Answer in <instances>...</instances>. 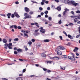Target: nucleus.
Masks as SVG:
<instances>
[{"mask_svg": "<svg viewBox=\"0 0 80 80\" xmlns=\"http://www.w3.org/2000/svg\"><path fill=\"white\" fill-rule=\"evenodd\" d=\"M43 70L44 71H47V69L45 68H43Z\"/></svg>", "mask_w": 80, "mask_h": 80, "instance_id": "nucleus-45", "label": "nucleus"}, {"mask_svg": "<svg viewBox=\"0 0 80 80\" xmlns=\"http://www.w3.org/2000/svg\"><path fill=\"white\" fill-rule=\"evenodd\" d=\"M71 55H72V56H71L70 58V60H75V58L74 57V54L72 53H71Z\"/></svg>", "mask_w": 80, "mask_h": 80, "instance_id": "nucleus-8", "label": "nucleus"}, {"mask_svg": "<svg viewBox=\"0 0 80 80\" xmlns=\"http://www.w3.org/2000/svg\"><path fill=\"white\" fill-rule=\"evenodd\" d=\"M47 9L48 10H50V8L48 7L47 8Z\"/></svg>", "mask_w": 80, "mask_h": 80, "instance_id": "nucleus-47", "label": "nucleus"}, {"mask_svg": "<svg viewBox=\"0 0 80 80\" xmlns=\"http://www.w3.org/2000/svg\"><path fill=\"white\" fill-rule=\"evenodd\" d=\"M59 24H61L62 23V21H61V20L59 21L58 22Z\"/></svg>", "mask_w": 80, "mask_h": 80, "instance_id": "nucleus-52", "label": "nucleus"}, {"mask_svg": "<svg viewBox=\"0 0 80 80\" xmlns=\"http://www.w3.org/2000/svg\"><path fill=\"white\" fill-rule=\"evenodd\" d=\"M65 49V48L63 47V46H61L60 50H64Z\"/></svg>", "mask_w": 80, "mask_h": 80, "instance_id": "nucleus-24", "label": "nucleus"}, {"mask_svg": "<svg viewBox=\"0 0 80 80\" xmlns=\"http://www.w3.org/2000/svg\"><path fill=\"white\" fill-rule=\"evenodd\" d=\"M17 80H23V79H22V78L21 77H19L18 78H16Z\"/></svg>", "mask_w": 80, "mask_h": 80, "instance_id": "nucleus-16", "label": "nucleus"}, {"mask_svg": "<svg viewBox=\"0 0 80 80\" xmlns=\"http://www.w3.org/2000/svg\"><path fill=\"white\" fill-rule=\"evenodd\" d=\"M48 15H47V14L45 15V18H48Z\"/></svg>", "mask_w": 80, "mask_h": 80, "instance_id": "nucleus-57", "label": "nucleus"}, {"mask_svg": "<svg viewBox=\"0 0 80 80\" xmlns=\"http://www.w3.org/2000/svg\"><path fill=\"white\" fill-rule=\"evenodd\" d=\"M67 46H70V42H69L68 44H66Z\"/></svg>", "mask_w": 80, "mask_h": 80, "instance_id": "nucleus-33", "label": "nucleus"}, {"mask_svg": "<svg viewBox=\"0 0 80 80\" xmlns=\"http://www.w3.org/2000/svg\"><path fill=\"white\" fill-rule=\"evenodd\" d=\"M48 20H49L50 21L52 20V18H51V17H49V18H48Z\"/></svg>", "mask_w": 80, "mask_h": 80, "instance_id": "nucleus-49", "label": "nucleus"}, {"mask_svg": "<svg viewBox=\"0 0 80 80\" xmlns=\"http://www.w3.org/2000/svg\"><path fill=\"white\" fill-rule=\"evenodd\" d=\"M8 48H9V49H12V48L10 46H8Z\"/></svg>", "mask_w": 80, "mask_h": 80, "instance_id": "nucleus-55", "label": "nucleus"}, {"mask_svg": "<svg viewBox=\"0 0 80 80\" xmlns=\"http://www.w3.org/2000/svg\"><path fill=\"white\" fill-rule=\"evenodd\" d=\"M63 33L65 35H66V37H67V33L63 31Z\"/></svg>", "mask_w": 80, "mask_h": 80, "instance_id": "nucleus-28", "label": "nucleus"}, {"mask_svg": "<svg viewBox=\"0 0 80 80\" xmlns=\"http://www.w3.org/2000/svg\"><path fill=\"white\" fill-rule=\"evenodd\" d=\"M14 53L15 54H17V51H14Z\"/></svg>", "mask_w": 80, "mask_h": 80, "instance_id": "nucleus-64", "label": "nucleus"}, {"mask_svg": "<svg viewBox=\"0 0 80 80\" xmlns=\"http://www.w3.org/2000/svg\"><path fill=\"white\" fill-rule=\"evenodd\" d=\"M13 64H15V63H14V62H13L12 63H9V64H8V65H12Z\"/></svg>", "mask_w": 80, "mask_h": 80, "instance_id": "nucleus-29", "label": "nucleus"}, {"mask_svg": "<svg viewBox=\"0 0 80 80\" xmlns=\"http://www.w3.org/2000/svg\"><path fill=\"white\" fill-rule=\"evenodd\" d=\"M71 13L72 14V15H74V12L73 11H71Z\"/></svg>", "mask_w": 80, "mask_h": 80, "instance_id": "nucleus-53", "label": "nucleus"}, {"mask_svg": "<svg viewBox=\"0 0 80 80\" xmlns=\"http://www.w3.org/2000/svg\"><path fill=\"white\" fill-rule=\"evenodd\" d=\"M57 53L58 55H62V52L60 51H58L57 52Z\"/></svg>", "mask_w": 80, "mask_h": 80, "instance_id": "nucleus-12", "label": "nucleus"}, {"mask_svg": "<svg viewBox=\"0 0 80 80\" xmlns=\"http://www.w3.org/2000/svg\"><path fill=\"white\" fill-rule=\"evenodd\" d=\"M29 14L30 15H33V12H29Z\"/></svg>", "mask_w": 80, "mask_h": 80, "instance_id": "nucleus-35", "label": "nucleus"}, {"mask_svg": "<svg viewBox=\"0 0 80 80\" xmlns=\"http://www.w3.org/2000/svg\"><path fill=\"white\" fill-rule=\"evenodd\" d=\"M24 37H28V35L27 34L24 33Z\"/></svg>", "mask_w": 80, "mask_h": 80, "instance_id": "nucleus-22", "label": "nucleus"}, {"mask_svg": "<svg viewBox=\"0 0 80 80\" xmlns=\"http://www.w3.org/2000/svg\"><path fill=\"white\" fill-rule=\"evenodd\" d=\"M44 42H49L50 40L49 39H45L44 40Z\"/></svg>", "mask_w": 80, "mask_h": 80, "instance_id": "nucleus-18", "label": "nucleus"}, {"mask_svg": "<svg viewBox=\"0 0 80 80\" xmlns=\"http://www.w3.org/2000/svg\"><path fill=\"white\" fill-rule=\"evenodd\" d=\"M12 39H11V38H10L9 39V42H11V41H12Z\"/></svg>", "mask_w": 80, "mask_h": 80, "instance_id": "nucleus-56", "label": "nucleus"}, {"mask_svg": "<svg viewBox=\"0 0 80 80\" xmlns=\"http://www.w3.org/2000/svg\"><path fill=\"white\" fill-rule=\"evenodd\" d=\"M47 72L48 73H50V72H51V71L50 70H48Z\"/></svg>", "mask_w": 80, "mask_h": 80, "instance_id": "nucleus-59", "label": "nucleus"}, {"mask_svg": "<svg viewBox=\"0 0 80 80\" xmlns=\"http://www.w3.org/2000/svg\"><path fill=\"white\" fill-rule=\"evenodd\" d=\"M50 59H51V60H58L59 59V58L58 57L56 56L53 58H51L50 57Z\"/></svg>", "mask_w": 80, "mask_h": 80, "instance_id": "nucleus-3", "label": "nucleus"}, {"mask_svg": "<svg viewBox=\"0 0 80 80\" xmlns=\"http://www.w3.org/2000/svg\"><path fill=\"white\" fill-rule=\"evenodd\" d=\"M2 42L3 43H5L7 42V40L6 39H3L2 40Z\"/></svg>", "mask_w": 80, "mask_h": 80, "instance_id": "nucleus-14", "label": "nucleus"}, {"mask_svg": "<svg viewBox=\"0 0 80 80\" xmlns=\"http://www.w3.org/2000/svg\"><path fill=\"white\" fill-rule=\"evenodd\" d=\"M9 45V46H12V43L10 42L9 43V44H8Z\"/></svg>", "mask_w": 80, "mask_h": 80, "instance_id": "nucleus-39", "label": "nucleus"}, {"mask_svg": "<svg viewBox=\"0 0 80 80\" xmlns=\"http://www.w3.org/2000/svg\"><path fill=\"white\" fill-rule=\"evenodd\" d=\"M39 10H40V11H42V10H43V8L41 7H40L39 8Z\"/></svg>", "mask_w": 80, "mask_h": 80, "instance_id": "nucleus-37", "label": "nucleus"}, {"mask_svg": "<svg viewBox=\"0 0 80 80\" xmlns=\"http://www.w3.org/2000/svg\"><path fill=\"white\" fill-rule=\"evenodd\" d=\"M42 57H46V55L44 53H42Z\"/></svg>", "mask_w": 80, "mask_h": 80, "instance_id": "nucleus-17", "label": "nucleus"}, {"mask_svg": "<svg viewBox=\"0 0 80 80\" xmlns=\"http://www.w3.org/2000/svg\"><path fill=\"white\" fill-rule=\"evenodd\" d=\"M76 13H80V11L78 10L76 11Z\"/></svg>", "mask_w": 80, "mask_h": 80, "instance_id": "nucleus-46", "label": "nucleus"}, {"mask_svg": "<svg viewBox=\"0 0 80 80\" xmlns=\"http://www.w3.org/2000/svg\"><path fill=\"white\" fill-rule=\"evenodd\" d=\"M61 67V70H65V67Z\"/></svg>", "mask_w": 80, "mask_h": 80, "instance_id": "nucleus-19", "label": "nucleus"}, {"mask_svg": "<svg viewBox=\"0 0 80 80\" xmlns=\"http://www.w3.org/2000/svg\"><path fill=\"white\" fill-rule=\"evenodd\" d=\"M14 15H15V16L17 18H20V16L18 15V13L16 12H14Z\"/></svg>", "mask_w": 80, "mask_h": 80, "instance_id": "nucleus-9", "label": "nucleus"}, {"mask_svg": "<svg viewBox=\"0 0 80 80\" xmlns=\"http://www.w3.org/2000/svg\"><path fill=\"white\" fill-rule=\"evenodd\" d=\"M71 4H72L74 6H77L78 5V3H75V1H71L70 2Z\"/></svg>", "mask_w": 80, "mask_h": 80, "instance_id": "nucleus-2", "label": "nucleus"}, {"mask_svg": "<svg viewBox=\"0 0 80 80\" xmlns=\"http://www.w3.org/2000/svg\"><path fill=\"white\" fill-rule=\"evenodd\" d=\"M54 1L57 2V3H58L59 2V0H54Z\"/></svg>", "mask_w": 80, "mask_h": 80, "instance_id": "nucleus-42", "label": "nucleus"}, {"mask_svg": "<svg viewBox=\"0 0 80 80\" xmlns=\"http://www.w3.org/2000/svg\"><path fill=\"white\" fill-rule=\"evenodd\" d=\"M52 62V61H48L47 62V63H50V64H51Z\"/></svg>", "mask_w": 80, "mask_h": 80, "instance_id": "nucleus-21", "label": "nucleus"}, {"mask_svg": "<svg viewBox=\"0 0 80 80\" xmlns=\"http://www.w3.org/2000/svg\"><path fill=\"white\" fill-rule=\"evenodd\" d=\"M76 55H77V56H79V54H78L77 52H76Z\"/></svg>", "mask_w": 80, "mask_h": 80, "instance_id": "nucleus-54", "label": "nucleus"}, {"mask_svg": "<svg viewBox=\"0 0 80 80\" xmlns=\"http://www.w3.org/2000/svg\"><path fill=\"white\" fill-rule=\"evenodd\" d=\"M14 17H15V15L12 14L11 15V18H14Z\"/></svg>", "mask_w": 80, "mask_h": 80, "instance_id": "nucleus-34", "label": "nucleus"}, {"mask_svg": "<svg viewBox=\"0 0 80 80\" xmlns=\"http://www.w3.org/2000/svg\"><path fill=\"white\" fill-rule=\"evenodd\" d=\"M41 4L42 5H43L45 4V3L44 2H43L42 1V2H41Z\"/></svg>", "mask_w": 80, "mask_h": 80, "instance_id": "nucleus-38", "label": "nucleus"}, {"mask_svg": "<svg viewBox=\"0 0 80 80\" xmlns=\"http://www.w3.org/2000/svg\"><path fill=\"white\" fill-rule=\"evenodd\" d=\"M24 16L25 17L23 18L24 20H25V19H27V18H32V16L29 15V14H28V13H24Z\"/></svg>", "mask_w": 80, "mask_h": 80, "instance_id": "nucleus-1", "label": "nucleus"}, {"mask_svg": "<svg viewBox=\"0 0 80 80\" xmlns=\"http://www.w3.org/2000/svg\"><path fill=\"white\" fill-rule=\"evenodd\" d=\"M14 28L15 29H17V26L16 25L10 26V28Z\"/></svg>", "mask_w": 80, "mask_h": 80, "instance_id": "nucleus-6", "label": "nucleus"}, {"mask_svg": "<svg viewBox=\"0 0 80 80\" xmlns=\"http://www.w3.org/2000/svg\"><path fill=\"white\" fill-rule=\"evenodd\" d=\"M25 10L26 12H28L30 11V9L27 7L25 8Z\"/></svg>", "mask_w": 80, "mask_h": 80, "instance_id": "nucleus-10", "label": "nucleus"}, {"mask_svg": "<svg viewBox=\"0 0 80 80\" xmlns=\"http://www.w3.org/2000/svg\"><path fill=\"white\" fill-rule=\"evenodd\" d=\"M61 47V46H58V47L57 48V49L58 50H60Z\"/></svg>", "mask_w": 80, "mask_h": 80, "instance_id": "nucleus-26", "label": "nucleus"}, {"mask_svg": "<svg viewBox=\"0 0 80 80\" xmlns=\"http://www.w3.org/2000/svg\"><path fill=\"white\" fill-rule=\"evenodd\" d=\"M14 41H18V38H15L14 39Z\"/></svg>", "mask_w": 80, "mask_h": 80, "instance_id": "nucleus-30", "label": "nucleus"}, {"mask_svg": "<svg viewBox=\"0 0 80 80\" xmlns=\"http://www.w3.org/2000/svg\"><path fill=\"white\" fill-rule=\"evenodd\" d=\"M28 33V31H25L24 33Z\"/></svg>", "mask_w": 80, "mask_h": 80, "instance_id": "nucleus-32", "label": "nucleus"}, {"mask_svg": "<svg viewBox=\"0 0 80 80\" xmlns=\"http://www.w3.org/2000/svg\"><path fill=\"white\" fill-rule=\"evenodd\" d=\"M54 34H55V33L52 32L51 34V35H54Z\"/></svg>", "mask_w": 80, "mask_h": 80, "instance_id": "nucleus-58", "label": "nucleus"}, {"mask_svg": "<svg viewBox=\"0 0 80 80\" xmlns=\"http://www.w3.org/2000/svg\"><path fill=\"white\" fill-rule=\"evenodd\" d=\"M17 28H18V29L19 30H21V29H22V28L20 26H19L17 27Z\"/></svg>", "mask_w": 80, "mask_h": 80, "instance_id": "nucleus-25", "label": "nucleus"}, {"mask_svg": "<svg viewBox=\"0 0 80 80\" xmlns=\"http://www.w3.org/2000/svg\"><path fill=\"white\" fill-rule=\"evenodd\" d=\"M62 56L64 58H67V56L66 55H63Z\"/></svg>", "mask_w": 80, "mask_h": 80, "instance_id": "nucleus-36", "label": "nucleus"}, {"mask_svg": "<svg viewBox=\"0 0 80 80\" xmlns=\"http://www.w3.org/2000/svg\"><path fill=\"white\" fill-rule=\"evenodd\" d=\"M56 9H57L58 12H60L61 9V7L60 6H58L57 8H56Z\"/></svg>", "mask_w": 80, "mask_h": 80, "instance_id": "nucleus-11", "label": "nucleus"}, {"mask_svg": "<svg viewBox=\"0 0 80 80\" xmlns=\"http://www.w3.org/2000/svg\"><path fill=\"white\" fill-rule=\"evenodd\" d=\"M52 8H55V6L53 5H52L51 6Z\"/></svg>", "mask_w": 80, "mask_h": 80, "instance_id": "nucleus-51", "label": "nucleus"}, {"mask_svg": "<svg viewBox=\"0 0 80 80\" xmlns=\"http://www.w3.org/2000/svg\"><path fill=\"white\" fill-rule=\"evenodd\" d=\"M40 29H41V30H40V32L41 33H45V30L43 29V27H41L40 28Z\"/></svg>", "mask_w": 80, "mask_h": 80, "instance_id": "nucleus-5", "label": "nucleus"}, {"mask_svg": "<svg viewBox=\"0 0 80 80\" xmlns=\"http://www.w3.org/2000/svg\"><path fill=\"white\" fill-rule=\"evenodd\" d=\"M2 80H8V79H6V78H2Z\"/></svg>", "mask_w": 80, "mask_h": 80, "instance_id": "nucleus-50", "label": "nucleus"}, {"mask_svg": "<svg viewBox=\"0 0 80 80\" xmlns=\"http://www.w3.org/2000/svg\"><path fill=\"white\" fill-rule=\"evenodd\" d=\"M77 16H71V18H76V17H77Z\"/></svg>", "mask_w": 80, "mask_h": 80, "instance_id": "nucleus-23", "label": "nucleus"}, {"mask_svg": "<svg viewBox=\"0 0 80 80\" xmlns=\"http://www.w3.org/2000/svg\"><path fill=\"white\" fill-rule=\"evenodd\" d=\"M31 77H35V75H32L30 76Z\"/></svg>", "mask_w": 80, "mask_h": 80, "instance_id": "nucleus-48", "label": "nucleus"}, {"mask_svg": "<svg viewBox=\"0 0 80 80\" xmlns=\"http://www.w3.org/2000/svg\"><path fill=\"white\" fill-rule=\"evenodd\" d=\"M17 51L18 52H22V49L20 48L18 49L17 50Z\"/></svg>", "mask_w": 80, "mask_h": 80, "instance_id": "nucleus-15", "label": "nucleus"}, {"mask_svg": "<svg viewBox=\"0 0 80 80\" xmlns=\"http://www.w3.org/2000/svg\"><path fill=\"white\" fill-rule=\"evenodd\" d=\"M74 22H77L78 21V20L77 19V18H75L74 19Z\"/></svg>", "mask_w": 80, "mask_h": 80, "instance_id": "nucleus-20", "label": "nucleus"}, {"mask_svg": "<svg viewBox=\"0 0 80 80\" xmlns=\"http://www.w3.org/2000/svg\"><path fill=\"white\" fill-rule=\"evenodd\" d=\"M68 38H70V34L68 35Z\"/></svg>", "mask_w": 80, "mask_h": 80, "instance_id": "nucleus-63", "label": "nucleus"}, {"mask_svg": "<svg viewBox=\"0 0 80 80\" xmlns=\"http://www.w3.org/2000/svg\"><path fill=\"white\" fill-rule=\"evenodd\" d=\"M31 41L32 42H35V39H32L31 40Z\"/></svg>", "mask_w": 80, "mask_h": 80, "instance_id": "nucleus-43", "label": "nucleus"}, {"mask_svg": "<svg viewBox=\"0 0 80 80\" xmlns=\"http://www.w3.org/2000/svg\"><path fill=\"white\" fill-rule=\"evenodd\" d=\"M64 2L65 4H68V5L70 4V1L68 0H65L64 1Z\"/></svg>", "mask_w": 80, "mask_h": 80, "instance_id": "nucleus-4", "label": "nucleus"}, {"mask_svg": "<svg viewBox=\"0 0 80 80\" xmlns=\"http://www.w3.org/2000/svg\"><path fill=\"white\" fill-rule=\"evenodd\" d=\"M11 15H12V14L11 13H8L7 14V16L8 17V18H10V17Z\"/></svg>", "mask_w": 80, "mask_h": 80, "instance_id": "nucleus-13", "label": "nucleus"}, {"mask_svg": "<svg viewBox=\"0 0 80 80\" xmlns=\"http://www.w3.org/2000/svg\"><path fill=\"white\" fill-rule=\"evenodd\" d=\"M32 42H28V44L29 45H32Z\"/></svg>", "mask_w": 80, "mask_h": 80, "instance_id": "nucleus-44", "label": "nucleus"}, {"mask_svg": "<svg viewBox=\"0 0 80 80\" xmlns=\"http://www.w3.org/2000/svg\"><path fill=\"white\" fill-rule=\"evenodd\" d=\"M34 24L35 25H36L37 27H38V23L37 22L35 23Z\"/></svg>", "mask_w": 80, "mask_h": 80, "instance_id": "nucleus-41", "label": "nucleus"}, {"mask_svg": "<svg viewBox=\"0 0 80 80\" xmlns=\"http://www.w3.org/2000/svg\"><path fill=\"white\" fill-rule=\"evenodd\" d=\"M80 37V34L77 35L76 36V38H78V37Z\"/></svg>", "mask_w": 80, "mask_h": 80, "instance_id": "nucleus-60", "label": "nucleus"}, {"mask_svg": "<svg viewBox=\"0 0 80 80\" xmlns=\"http://www.w3.org/2000/svg\"><path fill=\"white\" fill-rule=\"evenodd\" d=\"M59 38H60L61 40H62V36H60Z\"/></svg>", "mask_w": 80, "mask_h": 80, "instance_id": "nucleus-62", "label": "nucleus"}, {"mask_svg": "<svg viewBox=\"0 0 80 80\" xmlns=\"http://www.w3.org/2000/svg\"><path fill=\"white\" fill-rule=\"evenodd\" d=\"M26 71V69H23L22 70V72L23 73H24V72H25Z\"/></svg>", "mask_w": 80, "mask_h": 80, "instance_id": "nucleus-40", "label": "nucleus"}, {"mask_svg": "<svg viewBox=\"0 0 80 80\" xmlns=\"http://www.w3.org/2000/svg\"><path fill=\"white\" fill-rule=\"evenodd\" d=\"M48 11H45V12H44V13H45V14H48Z\"/></svg>", "mask_w": 80, "mask_h": 80, "instance_id": "nucleus-27", "label": "nucleus"}, {"mask_svg": "<svg viewBox=\"0 0 80 80\" xmlns=\"http://www.w3.org/2000/svg\"><path fill=\"white\" fill-rule=\"evenodd\" d=\"M64 10L65 11L63 13V15H65L67 12H68V11H69V9L66 8V9H64Z\"/></svg>", "mask_w": 80, "mask_h": 80, "instance_id": "nucleus-7", "label": "nucleus"}, {"mask_svg": "<svg viewBox=\"0 0 80 80\" xmlns=\"http://www.w3.org/2000/svg\"><path fill=\"white\" fill-rule=\"evenodd\" d=\"M75 49L77 50H78V48L77 47H75Z\"/></svg>", "mask_w": 80, "mask_h": 80, "instance_id": "nucleus-61", "label": "nucleus"}, {"mask_svg": "<svg viewBox=\"0 0 80 80\" xmlns=\"http://www.w3.org/2000/svg\"><path fill=\"white\" fill-rule=\"evenodd\" d=\"M5 46H6V47H9V45L8 44V43H6L4 44Z\"/></svg>", "mask_w": 80, "mask_h": 80, "instance_id": "nucleus-31", "label": "nucleus"}]
</instances>
